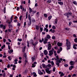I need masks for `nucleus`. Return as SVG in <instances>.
<instances>
[{
  "instance_id": "obj_39",
  "label": "nucleus",
  "mask_w": 77,
  "mask_h": 77,
  "mask_svg": "<svg viewBox=\"0 0 77 77\" xmlns=\"http://www.w3.org/2000/svg\"><path fill=\"white\" fill-rule=\"evenodd\" d=\"M64 74H63V73H61V74L60 75V76H61V77H62V76H63L64 75Z\"/></svg>"
},
{
  "instance_id": "obj_31",
  "label": "nucleus",
  "mask_w": 77,
  "mask_h": 77,
  "mask_svg": "<svg viewBox=\"0 0 77 77\" xmlns=\"http://www.w3.org/2000/svg\"><path fill=\"white\" fill-rule=\"evenodd\" d=\"M59 63L58 62H57L56 63V64L58 66H58H59Z\"/></svg>"
},
{
  "instance_id": "obj_34",
  "label": "nucleus",
  "mask_w": 77,
  "mask_h": 77,
  "mask_svg": "<svg viewBox=\"0 0 77 77\" xmlns=\"http://www.w3.org/2000/svg\"><path fill=\"white\" fill-rule=\"evenodd\" d=\"M36 12V11H33L32 12V14H35Z\"/></svg>"
},
{
  "instance_id": "obj_29",
  "label": "nucleus",
  "mask_w": 77,
  "mask_h": 77,
  "mask_svg": "<svg viewBox=\"0 0 77 77\" xmlns=\"http://www.w3.org/2000/svg\"><path fill=\"white\" fill-rule=\"evenodd\" d=\"M60 51H61L60 50V49H58L57 51V53H58V54H59V53H60Z\"/></svg>"
},
{
  "instance_id": "obj_12",
  "label": "nucleus",
  "mask_w": 77,
  "mask_h": 77,
  "mask_svg": "<svg viewBox=\"0 0 77 77\" xmlns=\"http://www.w3.org/2000/svg\"><path fill=\"white\" fill-rule=\"evenodd\" d=\"M44 54L45 55H47L48 54V51L46 50H45L44 51Z\"/></svg>"
},
{
  "instance_id": "obj_49",
  "label": "nucleus",
  "mask_w": 77,
  "mask_h": 77,
  "mask_svg": "<svg viewBox=\"0 0 77 77\" xmlns=\"http://www.w3.org/2000/svg\"><path fill=\"white\" fill-rule=\"evenodd\" d=\"M27 46L29 47V42L28 41H27Z\"/></svg>"
},
{
  "instance_id": "obj_60",
  "label": "nucleus",
  "mask_w": 77,
  "mask_h": 77,
  "mask_svg": "<svg viewBox=\"0 0 77 77\" xmlns=\"http://www.w3.org/2000/svg\"><path fill=\"white\" fill-rule=\"evenodd\" d=\"M60 51H62V48L60 47Z\"/></svg>"
},
{
  "instance_id": "obj_23",
  "label": "nucleus",
  "mask_w": 77,
  "mask_h": 77,
  "mask_svg": "<svg viewBox=\"0 0 77 77\" xmlns=\"http://www.w3.org/2000/svg\"><path fill=\"white\" fill-rule=\"evenodd\" d=\"M45 30H46V32H48V29L46 28H45Z\"/></svg>"
},
{
  "instance_id": "obj_25",
  "label": "nucleus",
  "mask_w": 77,
  "mask_h": 77,
  "mask_svg": "<svg viewBox=\"0 0 77 77\" xmlns=\"http://www.w3.org/2000/svg\"><path fill=\"white\" fill-rule=\"evenodd\" d=\"M72 3L74 5H77V2L76 1H73L72 2Z\"/></svg>"
},
{
  "instance_id": "obj_9",
  "label": "nucleus",
  "mask_w": 77,
  "mask_h": 77,
  "mask_svg": "<svg viewBox=\"0 0 77 77\" xmlns=\"http://www.w3.org/2000/svg\"><path fill=\"white\" fill-rule=\"evenodd\" d=\"M38 74H39V75H42L43 74V72H41V71L40 70L38 69Z\"/></svg>"
},
{
  "instance_id": "obj_14",
  "label": "nucleus",
  "mask_w": 77,
  "mask_h": 77,
  "mask_svg": "<svg viewBox=\"0 0 77 77\" xmlns=\"http://www.w3.org/2000/svg\"><path fill=\"white\" fill-rule=\"evenodd\" d=\"M72 14L71 13H67L66 14V16H69V15H71Z\"/></svg>"
},
{
  "instance_id": "obj_15",
  "label": "nucleus",
  "mask_w": 77,
  "mask_h": 77,
  "mask_svg": "<svg viewBox=\"0 0 77 77\" xmlns=\"http://www.w3.org/2000/svg\"><path fill=\"white\" fill-rule=\"evenodd\" d=\"M46 38L47 39H50L51 38V36H50V35H47L46 36Z\"/></svg>"
},
{
  "instance_id": "obj_45",
  "label": "nucleus",
  "mask_w": 77,
  "mask_h": 77,
  "mask_svg": "<svg viewBox=\"0 0 77 77\" xmlns=\"http://www.w3.org/2000/svg\"><path fill=\"white\" fill-rule=\"evenodd\" d=\"M32 61H34V60H35V58L32 57Z\"/></svg>"
},
{
  "instance_id": "obj_4",
  "label": "nucleus",
  "mask_w": 77,
  "mask_h": 77,
  "mask_svg": "<svg viewBox=\"0 0 77 77\" xmlns=\"http://www.w3.org/2000/svg\"><path fill=\"white\" fill-rule=\"evenodd\" d=\"M50 69L49 68H47L45 69L46 72L48 74H51V71H50Z\"/></svg>"
},
{
  "instance_id": "obj_57",
  "label": "nucleus",
  "mask_w": 77,
  "mask_h": 77,
  "mask_svg": "<svg viewBox=\"0 0 77 77\" xmlns=\"http://www.w3.org/2000/svg\"><path fill=\"white\" fill-rule=\"evenodd\" d=\"M8 50H11V47H10V45H8Z\"/></svg>"
},
{
  "instance_id": "obj_21",
  "label": "nucleus",
  "mask_w": 77,
  "mask_h": 77,
  "mask_svg": "<svg viewBox=\"0 0 77 77\" xmlns=\"http://www.w3.org/2000/svg\"><path fill=\"white\" fill-rule=\"evenodd\" d=\"M58 3L60 5H63V2H58Z\"/></svg>"
},
{
  "instance_id": "obj_1",
  "label": "nucleus",
  "mask_w": 77,
  "mask_h": 77,
  "mask_svg": "<svg viewBox=\"0 0 77 77\" xmlns=\"http://www.w3.org/2000/svg\"><path fill=\"white\" fill-rule=\"evenodd\" d=\"M66 45L68 49H69L71 48V43L68 40L66 39Z\"/></svg>"
},
{
  "instance_id": "obj_18",
  "label": "nucleus",
  "mask_w": 77,
  "mask_h": 77,
  "mask_svg": "<svg viewBox=\"0 0 77 77\" xmlns=\"http://www.w3.org/2000/svg\"><path fill=\"white\" fill-rule=\"evenodd\" d=\"M74 68V66H71L69 68V69L70 70V71H71Z\"/></svg>"
},
{
  "instance_id": "obj_36",
  "label": "nucleus",
  "mask_w": 77,
  "mask_h": 77,
  "mask_svg": "<svg viewBox=\"0 0 77 77\" xmlns=\"http://www.w3.org/2000/svg\"><path fill=\"white\" fill-rule=\"evenodd\" d=\"M51 0H48L47 1V3H51Z\"/></svg>"
},
{
  "instance_id": "obj_5",
  "label": "nucleus",
  "mask_w": 77,
  "mask_h": 77,
  "mask_svg": "<svg viewBox=\"0 0 77 77\" xmlns=\"http://www.w3.org/2000/svg\"><path fill=\"white\" fill-rule=\"evenodd\" d=\"M44 41H43V43L45 44H47V41H48V39L47 38H44Z\"/></svg>"
},
{
  "instance_id": "obj_16",
  "label": "nucleus",
  "mask_w": 77,
  "mask_h": 77,
  "mask_svg": "<svg viewBox=\"0 0 77 77\" xmlns=\"http://www.w3.org/2000/svg\"><path fill=\"white\" fill-rule=\"evenodd\" d=\"M35 27L36 29L37 30H38L39 29V26L38 25H36Z\"/></svg>"
},
{
  "instance_id": "obj_54",
  "label": "nucleus",
  "mask_w": 77,
  "mask_h": 77,
  "mask_svg": "<svg viewBox=\"0 0 77 77\" xmlns=\"http://www.w3.org/2000/svg\"><path fill=\"white\" fill-rule=\"evenodd\" d=\"M12 27V26L11 25L9 24V28H11V27Z\"/></svg>"
},
{
  "instance_id": "obj_28",
  "label": "nucleus",
  "mask_w": 77,
  "mask_h": 77,
  "mask_svg": "<svg viewBox=\"0 0 77 77\" xmlns=\"http://www.w3.org/2000/svg\"><path fill=\"white\" fill-rule=\"evenodd\" d=\"M55 24H57V19H55Z\"/></svg>"
},
{
  "instance_id": "obj_59",
  "label": "nucleus",
  "mask_w": 77,
  "mask_h": 77,
  "mask_svg": "<svg viewBox=\"0 0 77 77\" xmlns=\"http://www.w3.org/2000/svg\"><path fill=\"white\" fill-rule=\"evenodd\" d=\"M51 64H49L48 65V67H51Z\"/></svg>"
},
{
  "instance_id": "obj_26",
  "label": "nucleus",
  "mask_w": 77,
  "mask_h": 77,
  "mask_svg": "<svg viewBox=\"0 0 77 77\" xmlns=\"http://www.w3.org/2000/svg\"><path fill=\"white\" fill-rule=\"evenodd\" d=\"M52 18V16H50L48 17V20H51V18Z\"/></svg>"
},
{
  "instance_id": "obj_41",
  "label": "nucleus",
  "mask_w": 77,
  "mask_h": 77,
  "mask_svg": "<svg viewBox=\"0 0 77 77\" xmlns=\"http://www.w3.org/2000/svg\"><path fill=\"white\" fill-rule=\"evenodd\" d=\"M52 28L53 29H56V26H53L52 27Z\"/></svg>"
},
{
  "instance_id": "obj_64",
  "label": "nucleus",
  "mask_w": 77,
  "mask_h": 77,
  "mask_svg": "<svg viewBox=\"0 0 77 77\" xmlns=\"http://www.w3.org/2000/svg\"><path fill=\"white\" fill-rule=\"evenodd\" d=\"M48 63H51V61H50V60H48Z\"/></svg>"
},
{
  "instance_id": "obj_2",
  "label": "nucleus",
  "mask_w": 77,
  "mask_h": 77,
  "mask_svg": "<svg viewBox=\"0 0 77 77\" xmlns=\"http://www.w3.org/2000/svg\"><path fill=\"white\" fill-rule=\"evenodd\" d=\"M56 58H54V59L55 60H57L56 62H59V63H60L61 62V61H62L63 60V59L62 58H60L59 59V57L58 56H56Z\"/></svg>"
},
{
  "instance_id": "obj_6",
  "label": "nucleus",
  "mask_w": 77,
  "mask_h": 77,
  "mask_svg": "<svg viewBox=\"0 0 77 77\" xmlns=\"http://www.w3.org/2000/svg\"><path fill=\"white\" fill-rule=\"evenodd\" d=\"M49 55L50 56H51L53 54V51L52 50H50L49 51Z\"/></svg>"
},
{
  "instance_id": "obj_38",
  "label": "nucleus",
  "mask_w": 77,
  "mask_h": 77,
  "mask_svg": "<svg viewBox=\"0 0 77 77\" xmlns=\"http://www.w3.org/2000/svg\"><path fill=\"white\" fill-rule=\"evenodd\" d=\"M44 15L45 17V18H47V14H44Z\"/></svg>"
},
{
  "instance_id": "obj_46",
  "label": "nucleus",
  "mask_w": 77,
  "mask_h": 77,
  "mask_svg": "<svg viewBox=\"0 0 77 77\" xmlns=\"http://www.w3.org/2000/svg\"><path fill=\"white\" fill-rule=\"evenodd\" d=\"M40 31H40L41 32H42V31L43 30V29H42V28L40 27Z\"/></svg>"
},
{
  "instance_id": "obj_22",
  "label": "nucleus",
  "mask_w": 77,
  "mask_h": 77,
  "mask_svg": "<svg viewBox=\"0 0 77 77\" xmlns=\"http://www.w3.org/2000/svg\"><path fill=\"white\" fill-rule=\"evenodd\" d=\"M24 56L25 57L26 60H27V55H26V54L25 53L24 54Z\"/></svg>"
},
{
  "instance_id": "obj_27",
  "label": "nucleus",
  "mask_w": 77,
  "mask_h": 77,
  "mask_svg": "<svg viewBox=\"0 0 77 77\" xmlns=\"http://www.w3.org/2000/svg\"><path fill=\"white\" fill-rule=\"evenodd\" d=\"M33 74L34 76L35 77H36V76H37V75H36V73L35 72H34L33 73Z\"/></svg>"
},
{
  "instance_id": "obj_47",
  "label": "nucleus",
  "mask_w": 77,
  "mask_h": 77,
  "mask_svg": "<svg viewBox=\"0 0 77 77\" xmlns=\"http://www.w3.org/2000/svg\"><path fill=\"white\" fill-rule=\"evenodd\" d=\"M35 66H36V65L34 64H32V67L34 68V67H35Z\"/></svg>"
},
{
  "instance_id": "obj_3",
  "label": "nucleus",
  "mask_w": 77,
  "mask_h": 77,
  "mask_svg": "<svg viewBox=\"0 0 77 77\" xmlns=\"http://www.w3.org/2000/svg\"><path fill=\"white\" fill-rule=\"evenodd\" d=\"M28 17L29 20V21L28 25V26H30V25L31 24V23H32V20L30 18V16L29 14H28Z\"/></svg>"
},
{
  "instance_id": "obj_55",
  "label": "nucleus",
  "mask_w": 77,
  "mask_h": 77,
  "mask_svg": "<svg viewBox=\"0 0 77 77\" xmlns=\"http://www.w3.org/2000/svg\"><path fill=\"white\" fill-rule=\"evenodd\" d=\"M64 66H65V67H67V66H68V65L66 64L64 65Z\"/></svg>"
},
{
  "instance_id": "obj_32",
  "label": "nucleus",
  "mask_w": 77,
  "mask_h": 77,
  "mask_svg": "<svg viewBox=\"0 0 77 77\" xmlns=\"http://www.w3.org/2000/svg\"><path fill=\"white\" fill-rule=\"evenodd\" d=\"M17 41H20V42H21V41H22V39L21 38H20V39L18 38L17 39Z\"/></svg>"
},
{
  "instance_id": "obj_30",
  "label": "nucleus",
  "mask_w": 77,
  "mask_h": 77,
  "mask_svg": "<svg viewBox=\"0 0 77 77\" xmlns=\"http://www.w3.org/2000/svg\"><path fill=\"white\" fill-rule=\"evenodd\" d=\"M5 48V45H3V46H2L1 47V48L2 49H3V48Z\"/></svg>"
},
{
  "instance_id": "obj_62",
  "label": "nucleus",
  "mask_w": 77,
  "mask_h": 77,
  "mask_svg": "<svg viewBox=\"0 0 77 77\" xmlns=\"http://www.w3.org/2000/svg\"><path fill=\"white\" fill-rule=\"evenodd\" d=\"M20 8L21 9H23V6L20 5Z\"/></svg>"
},
{
  "instance_id": "obj_10",
  "label": "nucleus",
  "mask_w": 77,
  "mask_h": 77,
  "mask_svg": "<svg viewBox=\"0 0 77 77\" xmlns=\"http://www.w3.org/2000/svg\"><path fill=\"white\" fill-rule=\"evenodd\" d=\"M57 45L58 47H61L62 45V43L58 42L57 43Z\"/></svg>"
},
{
  "instance_id": "obj_35",
  "label": "nucleus",
  "mask_w": 77,
  "mask_h": 77,
  "mask_svg": "<svg viewBox=\"0 0 77 77\" xmlns=\"http://www.w3.org/2000/svg\"><path fill=\"white\" fill-rule=\"evenodd\" d=\"M51 64L53 66V65H54V62H53V61H52L51 62Z\"/></svg>"
},
{
  "instance_id": "obj_56",
  "label": "nucleus",
  "mask_w": 77,
  "mask_h": 77,
  "mask_svg": "<svg viewBox=\"0 0 77 77\" xmlns=\"http://www.w3.org/2000/svg\"><path fill=\"white\" fill-rule=\"evenodd\" d=\"M73 48H74V49H77V47H75V46L74 45L73 46Z\"/></svg>"
},
{
  "instance_id": "obj_50",
  "label": "nucleus",
  "mask_w": 77,
  "mask_h": 77,
  "mask_svg": "<svg viewBox=\"0 0 77 77\" xmlns=\"http://www.w3.org/2000/svg\"><path fill=\"white\" fill-rule=\"evenodd\" d=\"M6 39L5 38H3V41L4 42H6Z\"/></svg>"
},
{
  "instance_id": "obj_43",
  "label": "nucleus",
  "mask_w": 77,
  "mask_h": 77,
  "mask_svg": "<svg viewBox=\"0 0 77 77\" xmlns=\"http://www.w3.org/2000/svg\"><path fill=\"white\" fill-rule=\"evenodd\" d=\"M55 70H56V67H54L53 68V72H54L55 71Z\"/></svg>"
},
{
  "instance_id": "obj_53",
  "label": "nucleus",
  "mask_w": 77,
  "mask_h": 77,
  "mask_svg": "<svg viewBox=\"0 0 77 77\" xmlns=\"http://www.w3.org/2000/svg\"><path fill=\"white\" fill-rule=\"evenodd\" d=\"M76 75V74H74L72 75V77H75V76Z\"/></svg>"
},
{
  "instance_id": "obj_24",
  "label": "nucleus",
  "mask_w": 77,
  "mask_h": 77,
  "mask_svg": "<svg viewBox=\"0 0 77 77\" xmlns=\"http://www.w3.org/2000/svg\"><path fill=\"white\" fill-rule=\"evenodd\" d=\"M54 53L55 56H56V55H57V53H56V51H54Z\"/></svg>"
},
{
  "instance_id": "obj_44",
  "label": "nucleus",
  "mask_w": 77,
  "mask_h": 77,
  "mask_svg": "<svg viewBox=\"0 0 77 77\" xmlns=\"http://www.w3.org/2000/svg\"><path fill=\"white\" fill-rule=\"evenodd\" d=\"M22 16H20L19 17L20 20H22Z\"/></svg>"
},
{
  "instance_id": "obj_58",
  "label": "nucleus",
  "mask_w": 77,
  "mask_h": 77,
  "mask_svg": "<svg viewBox=\"0 0 77 77\" xmlns=\"http://www.w3.org/2000/svg\"><path fill=\"white\" fill-rule=\"evenodd\" d=\"M48 47H52L51 45V44L48 45Z\"/></svg>"
},
{
  "instance_id": "obj_37",
  "label": "nucleus",
  "mask_w": 77,
  "mask_h": 77,
  "mask_svg": "<svg viewBox=\"0 0 77 77\" xmlns=\"http://www.w3.org/2000/svg\"><path fill=\"white\" fill-rule=\"evenodd\" d=\"M42 66L43 68H45V64H42Z\"/></svg>"
},
{
  "instance_id": "obj_42",
  "label": "nucleus",
  "mask_w": 77,
  "mask_h": 77,
  "mask_svg": "<svg viewBox=\"0 0 77 77\" xmlns=\"http://www.w3.org/2000/svg\"><path fill=\"white\" fill-rule=\"evenodd\" d=\"M51 48V47H48V50H50Z\"/></svg>"
},
{
  "instance_id": "obj_63",
  "label": "nucleus",
  "mask_w": 77,
  "mask_h": 77,
  "mask_svg": "<svg viewBox=\"0 0 77 77\" xmlns=\"http://www.w3.org/2000/svg\"><path fill=\"white\" fill-rule=\"evenodd\" d=\"M2 75L4 77H5V72H4V73H3Z\"/></svg>"
},
{
  "instance_id": "obj_40",
  "label": "nucleus",
  "mask_w": 77,
  "mask_h": 77,
  "mask_svg": "<svg viewBox=\"0 0 77 77\" xmlns=\"http://www.w3.org/2000/svg\"><path fill=\"white\" fill-rule=\"evenodd\" d=\"M4 14H5V13H6V7H5L4 8Z\"/></svg>"
},
{
  "instance_id": "obj_52",
  "label": "nucleus",
  "mask_w": 77,
  "mask_h": 77,
  "mask_svg": "<svg viewBox=\"0 0 77 77\" xmlns=\"http://www.w3.org/2000/svg\"><path fill=\"white\" fill-rule=\"evenodd\" d=\"M74 41L75 42H77V38L74 39Z\"/></svg>"
},
{
  "instance_id": "obj_7",
  "label": "nucleus",
  "mask_w": 77,
  "mask_h": 77,
  "mask_svg": "<svg viewBox=\"0 0 77 77\" xmlns=\"http://www.w3.org/2000/svg\"><path fill=\"white\" fill-rule=\"evenodd\" d=\"M1 28H2L4 30H5L6 29V26L3 25V24H1L0 25Z\"/></svg>"
},
{
  "instance_id": "obj_51",
  "label": "nucleus",
  "mask_w": 77,
  "mask_h": 77,
  "mask_svg": "<svg viewBox=\"0 0 77 77\" xmlns=\"http://www.w3.org/2000/svg\"><path fill=\"white\" fill-rule=\"evenodd\" d=\"M65 30H69V28L67 27L66 28Z\"/></svg>"
},
{
  "instance_id": "obj_13",
  "label": "nucleus",
  "mask_w": 77,
  "mask_h": 77,
  "mask_svg": "<svg viewBox=\"0 0 77 77\" xmlns=\"http://www.w3.org/2000/svg\"><path fill=\"white\" fill-rule=\"evenodd\" d=\"M74 62L73 61H71L70 62V65H74Z\"/></svg>"
},
{
  "instance_id": "obj_20",
  "label": "nucleus",
  "mask_w": 77,
  "mask_h": 77,
  "mask_svg": "<svg viewBox=\"0 0 77 77\" xmlns=\"http://www.w3.org/2000/svg\"><path fill=\"white\" fill-rule=\"evenodd\" d=\"M8 59L9 60H12V57L11 56H8Z\"/></svg>"
},
{
  "instance_id": "obj_33",
  "label": "nucleus",
  "mask_w": 77,
  "mask_h": 77,
  "mask_svg": "<svg viewBox=\"0 0 77 77\" xmlns=\"http://www.w3.org/2000/svg\"><path fill=\"white\" fill-rule=\"evenodd\" d=\"M13 16H12L11 17V19H10V21L11 22H12V18H13Z\"/></svg>"
},
{
  "instance_id": "obj_17",
  "label": "nucleus",
  "mask_w": 77,
  "mask_h": 77,
  "mask_svg": "<svg viewBox=\"0 0 77 77\" xmlns=\"http://www.w3.org/2000/svg\"><path fill=\"white\" fill-rule=\"evenodd\" d=\"M13 51H14L13 50L11 49L10 51H8V52L9 54H11V53H12L13 52Z\"/></svg>"
},
{
  "instance_id": "obj_61",
  "label": "nucleus",
  "mask_w": 77,
  "mask_h": 77,
  "mask_svg": "<svg viewBox=\"0 0 77 77\" xmlns=\"http://www.w3.org/2000/svg\"><path fill=\"white\" fill-rule=\"evenodd\" d=\"M35 20L34 19H33L32 21V23H35Z\"/></svg>"
},
{
  "instance_id": "obj_19",
  "label": "nucleus",
  "mask_w": 77,
  "mask_h": 77,
  "mask_svg": "<svg viewBox=\"0 0 77 77\" xmlns=\"http://www.w3.org/2000/svg\"><path fill=\"white\" fill-rule=\"evenodd\" d=\"M29 14H31V12H32L33 11H32V8H29Z\"/></svg>"
},
{
  "instance_id": "obj_48",
  "label": "nucleus",
  "mask_w": 77,
  "mask_h": 77,
  "mask_svg": "<svg viewBox=\"0 0 77 77\" xmlns=\"http://www.w3.org/2000/svg\"><path fill=\"white\" fill-rule=\"evenodd\" d=\"M52 39H56V38L54 36H52Z\"/></svg>"
},
{
  "instance_id": "obj_11",
  "label": "nucleus",
  "mask_w": 77,
  "mask_h": 77,
  "mask_svg": "<svg viewBox=\"0 0 77 77\" xmlns=\"http://www.w3.org/2000/svg\"><path fill=\"white\" fill-rule=\"evenodd\" d=\"M26 47L25 46L24 48H22V52H23V53H24V52L26 50Z\"/></svg>"
},
{
  "instance_id": "obj_8",
  "label": "nucleus",
  "mask_w": 77,
  "mask_h": 77,
  "mask_svg": "<svg viewBox=\"0 0 77 77\" xmlns=\"http://www.w3.org/2000/svg\"><path fill=\"white\" fill-rule=\"evenodd\" d=\"M38 44V41H36L35 42V43L34 44H32L34 45V46L35 47V46L37 45Z\"/></svg>"
}]
</instances>
